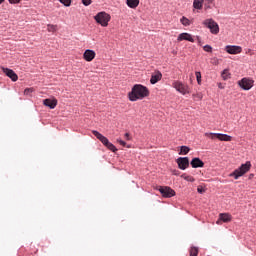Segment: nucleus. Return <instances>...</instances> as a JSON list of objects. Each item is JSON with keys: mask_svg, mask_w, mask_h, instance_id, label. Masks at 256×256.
Returning <instances> with one entry per match:
<instances>
[{"mask_svg": "<svg viewBox=\"0 0 256 256\" xmlns=\"http://www.w3.org/2000/svg\"><path fill=\"white\" fill-rule=\"evenodd\" d=\"M197 255H199V248H197V247H192V248L190 249V256H197Z\"/></svg>", "mask_w": 256, "mask_h": 256, "instance_id": "26", "label": "nucleus"}, {"mask_svg": "<svg viewBox=\"0 0 256 256\" xmlns=\"http://www.w3.org/2000/svg\"><path fill=\"white\" fill-rule=\"evenodd\" d=\"M174 175H177V172H175Z\"/></svg>", "mask_w": 256, "mask_h": 256, "instance_id": "41", "label": "nucleus"}, {"mask_svg": "<svg viewBox=\"0 0 256 256\" xmlns=\"http://www.w3.org/2000/svg\"><path fill=\"white\" fill-rule=\"evenodd\" d=\"M224 51H226V53H229V55H239V53L243 51V48H241V46L227 45L224 48Z\"/></svg>", "mask_w": 256, "mask_h": 256, "instance_id": "9", "label": "nucleus"}, {"mask_svg": "<svg viewBox=\"0 0 256 256\" xmlns=\"http://www.w3.org/2000/svg\"><path fill=\"white\" fill-rule=\"evenodd\" d=\"M47 31L49 33H55V31H57V25L48 24L47 25Z\"/></svg>", "mask_w": 256, "mask_h": 256, "instance_id": "25", "label": "nucleus"}, {"mask_svg": "<svg viewBox=\"0 0 256 256\" xmlns=\"http://www.w3.org/2000/svg\"><path fill=\"white\" fill-rule=\"evenodd\" d=\"M219 89H225V86L222 83H218Z\"/></svg>", "mask_w": 256, "mask_h": 256, "instance_id": "38", "label": "nucleus"}, {"mask_svg": "<svg viewBox=\"0 0 256 256\" xmlns=\"http://www.w3.org/2000/svg\"><path fill=\"white\" fill-rule=\"evenodd\" d=\"M205 137H208L212 140L218 139V141H231L232 139L231 136L221 133H205Z\"/></svg>", "mask_w": 256, "mask_h": 256, "instance_id": "7", "label": "nucleus"}, {"mask_svg": "<svg viewBox=\"0 0 256 256\" xmlns=\"http://www.w3.org/2000/svg\"><path fill=\"white\" fill-rule=\"evenodd\" d=\"M176 163L178 165V168L182 171H185V169L189 168V158L188 157H179L176 160Z\"/></svg>", "mask_w": 256, "mask_h": 256, "instance_id": "10", "label": "nucleus"}, {"mask_svg": "<svg viewBox=\"0 0 256 256\" xmlns=\"http://www.w3.org/2000/svg\"><path fill=\"white\" fill-rule=\"evenodd\" d=\"M254 83L255 81L253 79L247 77H244L238 81L239 87L244 91H249L253 87Z\"/></svg>", "mask_w": 256, "mask_h": 256, "instance_id": "6", "label": "nucleus"}, {"mask_svg": "<svg viewBox=\"0 0 256 256\" xmlns=\"http://www.w3.org/2000/svg\"><path fill=\"white\" fill-rule=\"evenodd\" d=\"M203 25H205V27L210 29V33H212L213 35L219 34V24H217V22H215V20L206 19L203 21Z\"/></svg>", "mask_w": 256, "mask_h": 256, "instance_id": "5", "label": "nucleus"}, {"mask_svg": "<svg viewBox=\"0 0 256 256\" xmlns=\"http://www.w3.org/2000/svg\"><path fill=\"white\" fill-rule=\"evenodd\" d=\"M92 133L94 137L98 138V140L101 141L105 147H107L109 144V139H107V137L103 136V134L99 133L97 130H93Z\"/></svg>", "mask_w": 256, "mask_h": 256, "instance_id": "13", "label": "nucleus"}, {"mask_svg": "<svg viewBox=\"0 0 256 256\" xmlns=\"http://www.w3.org/2000/svg\"><path fill=\"white\" fill-rule=\"evenodd\" d=\"M125 139H127V141H129V139H131V138L129 137V133H126V134H125Z\"/></svg>", "mask_w": 256, "mask_h": 256, "instance_id": "39", "label": "nucleus"}, {"mask_svg": "<svg viewBox=\"0 0 256 256\" xmlns=\"http://www.w3.org/2000/svg\"><path fill=\"white\" fill-rule=\"evenodd\" d=\"M172 87L176 89L178 93H181V95H189V93H191V88H189V85L178 80L172 83Z\"/></svg>", "mask_w": 256, "mask_h": 256, "instance_id": "3", "label": "nucleus"}, {"mask_svg": "<svg viewBox=\"0 0 256 256\" xmlns=\"http://www.w3.org/2000/svg\"><path fill=\"white\" fill-rule=\"evenodd\" d=\"M231 219H233V217L231 216V214L229 213H220L219 214V219L217 220V225H221V221H223V223H229L231 222Z\"/></svg>", "mask_w": 256, "mask_h": 256, "instance_id": "11", "label": "nucleus"}, {"mask_svg": "<svg viewBox=\"0 0 256 256\" xmlns=\"http://www.w3.org/2000/svg\"><path fill=\"white\" fill-rule=\"evenodd\" d=\"M65 7H71V0H59Z\"/></svg>", "mask_w": 256, "mask_h": 256, "instance_id": "29", "label": "nucleus"}, {"mask_svg": "<svg viewBox=\"0 0 256 256\" xmlns=\"http://www.w3.org/2000/svg\"><path fill=\"white\" fill-rule=\"evenodd\" d=\"M182 179H184L185 181H188L190 183H194L195 178H193V176H189L187 174H182L181 175Z\"/></svg>", "mask_w": 256, "mask_h": 256, "instance_id": "24", "label": "nucleus"}, {"mask_svg": "<svg viewBox=\"0 0 256 256\" xmlns=\"http://www.w3.org/2000/svg\"><path fill=\"white\" fill-rule=\"evenodd\" d=\"M221 77L223 81H227L228 79H231V73L229 72L228 69H225L224 71H222Z\"/></svg>", "mask_w": 256, "mask_h": 256, "instance_id": "21", "label": "nucleus"}, {"mask_svg": "<svg viewBox=\"0 0 256 256\" xmlns=\"http://www.w3.org/2000/svg\"><path fill=\"white\" fill-rule=\"evenodd\" d=\"M180 23H182V25H184V27H189V25H191V20H189L187 17L183 16L180 19Z\"/></svg>", "mask_w": 256, "mask_h": 256, "instance_id": "22", "label": "nucleus"}, {"mask_svg": "<svg viewBox=\"0 0 256 256\" xmlns=\"http://www.w3.org/2000/svg\"><path fill=\"white\" fill-rule=\"evenodd\" d=\"M145 97H149V89L141 84H135L131 92L128 93L130 101H139Z\"/></svg>", "mask_w": 256, "mask_h": 256, "instance_id": "1", "label": "nucleus"}, {"mask_svg": "<svg viewBox=\"0 0 256 256\" xmlns=\"http://www.w3.org/2000/svg\"><path fill=\"white\" fill-rule=\"evenodd\" d=\"M162 78H163V74H161V72L159 71L154 72L150 79L151 85H155V83H159V81H161Z\"/></svg>", "mask_w": 256, "mask_h": 256, "instance_id": "15", "label": "nucleus"}, {"mask_svg": "<svg viewBox=\"0 0 256 256\" xmlns=\"http://www.w3.org/2000/svg\"><path fill=\"white\" fill-rule=\"evenodd\" d=\"M177 41H190V43H195V39L189 33H181L179 34Z\"/></svg>", "mask_w": 256, "mask_h": 256, "instance_id": "14", "label": "nucleus"}, {"mask_svg": "<svg viewBox=\"0 0 256 256\" xmlns=\"http://www.w3.org/2000/svg\"><path fill=\"white\" fill-rule=\"evenodd\" d=\"M251 169V162L247 161L245 164H242L238 169L234 170L233 173L230 174V177H234V179H239V177H243L245 173H248Z\"/></svg>", "mask_w": 256, "mask_h": 256, "instance_id": "2", "label": "nucleus"}, {"mask_svg": "<svg viewBox=\"0 0 256 256\" xmlns=\"http://www.w3.org/2000/svg\"><path fill=\"white\" fill-rule=\"evenodd\" d=\"M190 165L193 169H198L199 167H205V162L199 158H193L190 162Z\"/></svg>", "mask_w": 256, "mask_h": 256, "instance_id": "16", "label": "nucleus"}, {"mask_svg": "<svg viewBox=\"0 0 256 256\" xmlns=\"http://www.w3.org/2000/svg\"><path fill=\"white\" fill-rule=\"evenodd\" d=\"M34 89L33 88H26L24 90V95H31L33 93Z\"/></svg>", "mask_w": 256, "mask_h": 256, "instance_id": "32", "label": "nucleus"}, {"mask_svg": "<svg viewBox=\"0 0 256 256\" xmlns=\"http://www.w3.org/2000/svg\"><path fill=\"white\" fill-rule=\"evenodd\" d=\"M83 5H85V7H89V5H91V0H82Z\"/></svg>", "mask_w": 256, "mask_h": 256, "instance_id": "34", "label": "nucleus"}, {"mask_svg": "<svg viewBox=\"0 0 256 256\" xmlns=\"http://www.w3.org/2000/svg\"><path fill=\"white\" fill-rule=\"evenodd\" d=\"M174 175H177V172H175Z\"/></svg>", "mask_w": 256, "mask_h": 256, "instance_id": "42", "label": "nucleus"}, {"mask_svg": "<svg viewBox=\"0 0 256 256\" xmlns=\"http://www.w3.org/2000/svg\"><path fill=\"white\" fill-rule=\"evenodd\" d=\"M198 193H205V189L201 186L197 188Z\"/></svg>", "mask_w": 256, "mask_h": 256, "instance_id": "36", "label": "nucleus"}, {"mask_svg": "<svg viewBox=\"0 0 256 256\" xmlns=\"http://www.w3.org/2000/svg\"><path fill=\"white\" fill-rule=\"evenodd\" d=\"M162 195V197L171 198L175 197V190H173L169 186H160L158 189Z\"/></svg>", "mask_w": 256, "mask_h": 256, "instance_id": "8", "label": "nucleus"}, {"mask_svg": "<svg viewBox=\"0 0 256 256\" xmlns=\"http://www.w3.org/2000/svg\"><path fill=\"white\" fill-rule=\"evenodd\" d=\"M196 79L198 85H201V72H196Z\"/></svg>", "mask_w": 256, "mask_h": 256, "instance_id": "33", "label": "nucleus"}, {"mask_svg": "<svg viewBox=\"0 0 256 256\" xmlns=\"http://www.w3.org/2000/svg\"><path fill=\"white\" fill-rule=\"evenodd\" d=\"M203 49L206 51V53H211L213 51V48L209 45H205Z\"/></svg>", "mask_w": 256, "mask_h": 256, "instance_id": "31", "label": "nucleus"}, {"mask_svg": "<svg viewBox=\"0 0 256 256\" xmlns=\"http://www.w3.org/2000/svg\"><path fill=\"white\" fill-rule=\"evenodd\" d=\"M95 21L99 23L102 27H107L109 21H111V15L106 12H99L95 17Z\"/></svg>", "mask_w": 256, "mask_h": 256, "instance_id": "4", "label": "nucleus"}, {"mask_svg": "<svg viewBox=\"0 0 256 256\" xmlns=\"http://www.w3.org/2000/svg\"><path fill=\"white\" fill-rule=\"evenodd\" d=\"M194 101H201L203 99V94L202 93H196L192 95Z\"/></svg>", "mask_w": 256, "mask_h": 256, "instance_id": "27", "label": "nucleus"}, {"mask_svg": "<svg viewBox=\"0 0 256 256\" xmlns=\"http://www.w3.org/2000/svg\"><path fill=\"white\" fill-rule=\"evenodd\" d=\"M191 151L188 146H181L179 155H187Z\"/></svg>", "mask_w": 256, "mask_h": 256, "instance_id": "23", "label": "nucleus"}, {"mask_svg": "<svg viewBox=\"0 0 256 256\" xmlns=\"http://www.w3.org/2000/svg\"><path fill=\"white\" fill-rule=\"evenodd\" d=\"M107 149H109L110 151H113V153H115V151H117V148L115 147V145H113V143L108 142V144H106Z\"/></svg>", "mask_w": 256, "mask_h": 256, "instance_id": "28", "label": "nucleus"}, {"mask_svg": "<svg viewBox=\"0 0 256 256\" xmlns=\"http://www.w3.org/2000/svg\"><path fill=\"white\" fill-rule=\"evenodd\" d=\"M8 1L11 4H15V3H19L21 0H8Z\"/></svg>", "mask_w": 256, "mask_h": 256, "instance_id": "37", "label": "nucleus"}, {"mask_svg": "<svg viewBox=\"0 0 256 256\" xmlns=\"http://www.w3.org/2000/svg\"><path fill=\"white\" fill-rule=\"evenodd\" d=\"M43 105L50 109H55L57 107V99H44Z\"/></svg>", "mask_w": 256, "mask_h": 256, "instance_id": "17", "label": "nucleus"}, {"mask_svg": "<svg viewBox=\"0 0 256 256\" xmlns=\"http://www.w3.org/2000/svg\"><path fill=\"white\" fill-rule=\"evenodd\" d=\"M5 0H0V5H1V3H3Z\"/></svg>", "mask_w": 256, "mask_h": 256, "instance_id": "40", "label": "nucleus"}, {"mask_svg": "<svg viewBox=\"0 0 256 256\" xmlns=\"http://www.w3.org/2000/svg\"><path fill=\"white\" fill-rule=\"evenodd\" d=\"M2 71L5 73V75L7 77H9V79H11V81H17L19 79V76H17V74L15 73V71L9 69V68H2Z\"/></svg>", "mask_w": 256, "mask_h": 256, "instance_id": "12", "label": "nucleus"}, {"mask_svg": "<svg viewBox=\"0 0 256 256\" xmlns=\"http://www.w3.org/2000/svg\"><path fill=\"white\" fill-rule=\"evenodd\" d=\"M126 5H128L130 9H137V7H139V0H126Z\"/></svg>", "mask_w": 256, "mask_h": 256, "instance_id": "19", "label": "nucleus"}, {"mask_svg": "<svg viewBox=\"0 0 256 256\" xmlns=\"http://www.w3.org/2000/svg\"><path fill=\"white\" fill-rule=\"evenodd\" d=\"M84 59H85V61H93L95 59V51L86 50L84 52Z\"/></svg>", "mask_w": 256, "mask_h": 256, "instance_id": "18", "label": "nucleus"}, {"mask_svg": "<svg viewBox=\"0 0 256 256\" xmlns=\"http://www.w3.org/2000/svg\"><path fill=\"white\" fill-rule=\"evenodd\" d=\"M117 141L120 145H122V147H127V143L125 141L123 140H117Z\"/></svg>", "mask_w": 256, "mask_h": 256, "instance_id": "35", "label": "nucleus"}, {"mask_svg": "<svg viewBox=\"0 0 256 256\" xmlns=\"http://www.w3.org/2000/svg\"><path fill=\"white\" fill-rule=\"evenodd\" d=\"M205 3L208 5V9H211V5L215 6V0H205Z\"/></svg>", "mask_w": 256, "mask_h": 256, "instance_id": "30", "label": "nucleus"}, {"mask_svg": "<svg viewBox=\"0 0 256 256\" xmlns=\"http://www.w3.org/2000/svg\"><path fill=\"white\" fill-rule=\"evenodd\" d=\"M203 3H205V0H194L193 1L194 9H203Z\"/></svg>", "mask_w": 256, "mask_h": 256, "instance_id": "20", "label": "nucleus"}]
</instances>
